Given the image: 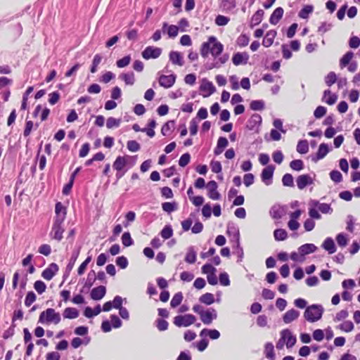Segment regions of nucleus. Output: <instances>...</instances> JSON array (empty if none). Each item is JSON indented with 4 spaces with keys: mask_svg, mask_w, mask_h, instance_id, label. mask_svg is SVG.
<instances>
[{
    "mask_svg": "<svg viewBox=\"0 0 360 360\" xmlns=\"http://www.w3.org/2000/svg\"><path fill=\"white\" fill-rule=\"evenodd\" d=\"M354 57V53L352 51L347 52L340 60V67L344 68L348 65Z\"/></svg>",
    "mask_w": 360,
    "mask_h": 360,
    "instance_id": "f704fd0d",
    "label": "nucleus"
},
{
    "mask_svg": "<svg viewBox=\"0 0 360 360\" xmlns=\"http://www.w3.org/2000/svg\"><path fill=\"white\" fill-rule=\"evenodd\" d=\"M162 207L165 212L170 213L177 209V205L175 202H166L162 204Z\"/></svg>",
    "mask_w": 360,
    "mask_h": 360,
    "instance_id": "37998d69",
    "label": "nucleus"
},
{
    "mask_svg": "<svg viewBox=\"0 0 360 360\" xmlns=\"http://www.w3.org/2000/svg\"><path fill=\"white\" fill-rule=\"evenodd\" d=\"M275 167L272 165H267L263 169L261 174L262 181L266 185L269 186L272 183V178Z\"/></svg>",
    "mask_w": 360,
    "mask_h": 360,
    "instance_id": "1a4fd4ad",
    "label": "nucleus"
},
{
    "mask_svg": "<svg viewBox=\"0 0 360 360\" xmlns=\"http://www.w3.org/2000/svg\"><path fill=\"white\" fill-rule=\"evenodd\" d=\"M262 122V117L258 114H254L248 120L249 128L252 129L256 125L260 124Z\"/></svg>",
    "mask_w": 360,
    "mask_h": 360,
    "instance_id": "a19ab883",
    "label": "nucleus"
},
{
    "mask_svg": "<svg viewBox=\"0 0 360 360\" xmlns=\"http://www.w3.org/2000/svg\"><path fill=\"white\" fill-rule=\"evenodd\" d=\"M169 60L174 65H177L179 66L184 65V59L181 53L175 51H172L169 55Z\"/></svg>",
    "mask_w": 360,
    "mask_h": 360,
    "instance_id": "5701e85b",
    "label": "nucleus"
},
{
    "mask_svg": "<svg viewBox=\"0 0 360 360\" xmlns=\"http://www.w3.org/2000/svg\"><path fill=\"white\" fill-rule=\"evenodd\" d=\"M321 247L329 254H333L336 251V247L334 240L332 238L328 237L325 239L321 245Z\"/></svg>",
    "mask_w": 360,
    "mask_h": 360,
    "instance_id": "a878e982",
    "label": "nucleus"
},
{
    "mask_svg": "<svg viewBox=\"0 0 360 360\" xmlns=\"http://www.w3.org/2000/svg\"><path fill=\"white\" fill-rule=\"evenodd\" d=\"M190 160H191L190 154L188 153H186L181 156V158L179 160V165L181 167H184L189 163Z\"/></svg>",
    "mask_w": 360,
    "mask_h": 360,
    "instance_id": "0e129e2a",
    "label": "nucleus"
},
{
    "mask_svg": "<svg viewBox=\"0 0 360 360\" xmlns=\"http://www.w3.org/2000/svg\"><path fill=\"white\" fill-rule=\"evenodd\" d=\"M131 61V57L130 56H126L123 57L122 58L117 60L116 65L118 68H122L127 66Z\"/></svg>",
    "mask_w": 360,
    "mask_h": 360,
    "instance_id": "680f3d73",
    "label": "nucleus"
},
{
    "mask_svg": "<svg viewBox=\"0 0 360 360\" xmlns=\"http://www.w3.org/2000/svg\"><path fill=\"white\" fill-rule=\"evenodd\" d=\"M229 20V18L224 15H219L215 18V23L218 26H224L228 24Z\"/></svg>",
    "mask_w": 360,
    "mask_h": 360,
    "instance_id": "052dcab7",
    "label": "nucleus"
},
{
    "mask_svg": "<svg viewBox=\"0 0 360 360\" xmlns=\"http://www.w3.org/2000/svg\"><path fill=\"white\" fill-rule=\"evenodd\" d=\"M336 241L340 247L343 248L347 245L348 239L345 233H340L337 235Z\"/></svg>",
    "mask_w": 360,
    "mask_h": 360,
    "instance_id": "8fccbe9b",
    "label": "nucleus"
},
{
    "mask_svg": "<svg viewBox=\"0 0 360 360\" xmlns=\"http://www.w3.org/2000/svg\"><path fill=\"white\" fill-rule=\"evenodd\" d=\"M200 91L202 92L203 97H208L215 92L216 89L212 82L207 79H202L200 86Z\"/></svg>",
    "mask_w": 360,
    "mask_h": 360,
    "instance_id": "6e6552de",
    "label": "nucleus"
},
{
    "mask_svg": "<svg viewBox=\"0 0 360 360\" xmlns=\"http://www.w3.org/2000/svg\"><path fill=\"white\" fill-rule=\"evenodd\" d=\"M276 34V32L274 30L268 31L262 41L263 46L265 47L271 46L274 43Z\"/></svg>",
    "mask_w": 360,
    "mask_h": 360,
    "instance_id": "bb28decb",
    "label": "nucleus"
},
{
    "mask_svg": "<svg viewBox=\"0 0 360 360\" xmlns=\"http://www.w3.org/2000/svg\"><path fill=\"white\" fill-rule=\"evenodd\" d=\"M313 11V6H305L304 8L301 9V11L299 13V17L303 19H306L308 18V15L309 13H311Z\"/></svg>",
    "mask_w": 360,
    "mask_h": 360,
    "instance_id": "603ef678",
    "label": "nucleus"
},
{
    "mask_svg": "<svg viewBox=\"0 0 360 360\" xmlns=\"http://www.w3.org/2000/svg\"><path fill=\"white\" fill-rule=\"evenodd\" d=\"M127 165V160L124 157L119 156L114 162L112 167L117 172L122 171Z\"/></svg>",
    "mask_w": 360,
    "mask_h": 360,
    "instance_id": "473e14b6",
    "label": "nucleus"
},
{
    "mask_svg": "<svg viewBox=\"0 0 360 360\" xmlns=\"http://www.w3.org/2000/svg\"><path fill=\"white\" fill-rule=\"evenodd\" d=\"M329 152L328 146L326 143H321L319 145L316 156L311 157V160L316 162L318 160L323 159Z\"/></svg>",
    "mask_w": 360,
    "mask_h": 360,
    "instance_id": "6ab92c4d",
    "label": "nucleus"
},
{
    "mask_svg": "<svg viewBox=\"0 0 360 360\" xmlns=\"http://www.w3.org/2000/svg\"><path fill=\"white\" fill-rule=\"evenodd\" d=\"M296 182L298 188L302 190L307 186L312 184L313 179L309 174H302L297 178Z\"/></svg>",
    "mask_w": 360,
    "mask_h": 360,
    "instance_id": "dca6fc26",
    "label": "nucleus"
},
{
    "mask_svg": "<svg viewBox=\"0 0 360 360\" xmlns=\"http://www.w3.org/2000/svg\"><path fill=\"white\" fill-rule=\"evenodd\" d=\"M300 316V311L295 309H291L287 311L283 316V321L285 323L288 324L291 322L295 321Z\"/></svg>",
    "mask_w": 360,
    "mask_h": 360,
    "instance_id": "f3484780",
    "label": "nucleus"
},
{
    "mask_svg": "<svg viewBox=\"0 0 360 360\" xmlns=\"http://www.w3.org/2000/svg\"><path fill=\"white\" fill-rule=\"evenodd\" d=\"M199 301L205 304L210 305L214 302V295L210 292H206L200 297Z\"/></svg>",
    "mask_w": 360,
    "mask_h": 360,
    "instance_id": "e433bc0d",
    "label": "nucleus"
},
{
    "mask_svg": "<svg viewBox=\"0 0 360 360\" xmlns=\"http://www.w3.org/2000/svg\"><path fill=\"white\" fill-rule=\"evenodd\" d=\"M101 60L102 57L100 54H96L94 56L91 67V72L95 73L97 71V67L100 64Z\"/></svg>",
    "mask_w": 360,
    "mask_h": 360,
    "instance_id": "bf43d9fd",
    "label": "nucleus"
},
{
    "mask_svg": "<svg viewBox=\"0 0 360 360\" xmlns=\"http://www.w3.org/2000/svg\"><path fill=\"white\" fill-rule=\"evenodd\" d=\"M65 319H73L79 316V311L76 308L67 307L63 313Z\"/></svg>",
    "mask_w": 360,
    "mask_h": 360,
    "instance_id": "cd10ccee",
    "label": "nucleus"
},
{
    "mask_svg": "<svg viewBox=\"0 0 360 360\" xmlns=\"http://www.w3.org/2000/svg\"><path fill=\"white\" fill-rule=\"evenodd\" d=\"M162 53V49L154 46H147L142 52L144 59L158 58Z\"/></svg>",
    "mask_w": 360,
    "mask_h": 360,
    "instance_id": "0eeeda50",
    "label": "nucleus"
},
{
    "mask_svg": "<svg viewBox=\"0 0 360 360\" xmlns=\"http://www.w3.org/2000/svg\"><path fill=\"white\" fill-rule=\"evenodd\" d=\"M201 321L205 325H210L217 318V312L214 308H208L201 314Z\"/></svg>",
    "mask_w": 360,
    "mask_h": 360,
    "instance_id": "423d86ee",
    "label": "nucleus"
},
{
    "mask_svg": "<svg viewBox=\"0 0 360 360\" xmlns=\"http://www.w3.org/2000/svg\"><path fill=\"white\" fill-rule=\"evenodd\" d=\"M330 179L335 183H340L342 180V174L338 170H333L330 172Z\"/></svg>",
    "mask_w": 360,
    "mask_h": 360,
    "instance_id": "e2e57ef3",
    "label": "nucleus"
},
{
    "mask_svg": "<svg viewBox=\"0 0 360 360\" xmlns=\"http://www.w3.org/2000/svg\"><path fill=\"white\" fill-rule=\"evenodd\" d=\"M183 300V294L181 292H176L172 297L170 305L172 307L175 308L178 307Z\"/></svg>",
    "mask_w": 360,
    "mask_h": 360,
    "instance_id": "79ce46f5",
    "label": "nucleus"
},
{
    "mask_svg": "<svg viewBox=\"0 0 360 360\" xmlns=\"http://www.w3.org/2000/svg\"><path fill=\"white\" fill-rule=\"evenodd\" d=\"M106 293V288L103 285L94 288L91 292V298L94 300H101Z\"/></svg>",
    "mask_w": 360,
    "mask_h": 360,
    "instance_id": "aec40b11",
    "label": "nucleus"
},
{
    "mask_svg": "<svg viewBox=\"0 0 360 360\" xmlns=\"http://www.w3.org/2000/svg\"><path fill=\"white\" fill-rule=\"evenodd\" d=\"M264 14V12L263 10L259 9L257 11L256 13L252 16L250 26L252 27L259 25L263 19Z\"/></svg>",
    "mask_w": 360,
    "mask_h": 360,
    "instance_id": "c85d7f7f",
    "label": "nucleus"
},
{
    "mask_svg": "<svg viewBox=\"0 0 360 360\" xmlns=\"http://www.w3.org/2000/svg\"><path fill=\"white\" fill-rule=\"evenodd\" d=\"M274 236L276 240H284L288 237L287 231L283 229H276L274 232Z\"/></svg>",
    "mask_w": 360,
    "mask_h": 360,
    "instance_id": "ea45409f",
    "label": "nucleus"
},
{
    "mask_svg": "<svg viewBox=\"0 0 360 360\" xmlns=\"http://www.w3.org/2000/svg\"><path fill=\"white\" fill-rule=\"evenodd\" d=\"M121 123L120 119H115L112 117L108 118L106 122V127L108 129H112L113 127H118Z\"/></svg>",
    "mask_w": 360,
    "mask_h": 360,
    "instance_id": "864d4df0",
    "label": "nucleus"
},
{
    "mask_svg": "<svg viewBox=\"0 0 360 360\" xmlns=\"http://www.w3.org/2000/svg\"><path fill=\"white\" fill-rule=\"evenodd\" d=\"M250 106L252 110H262L264 108V102L262 100L252 101Z\"/></svg>",
    "mask_w": 360,
    "mask_h": 360,
    "instance_id": "de8ad7c7",
    "label": "nucleus"
},
{
    "mask_svg": "<svg viewBox=\"0 0 360 360\" xmlns=\"http://www.w3.org/2000/svg\"><path fill=\"white\" fill-rule=\"evenodd\" d=\"M336 81L337 76L334 72H330L325 77V82L328 86H330L331 85L335 84Z\"/></svg>",
    "mask_w": 360,
    "mask_h": 360,
    "instance_id": "4d7b16f0",
    "label": "nucleus"
},
{
    "mask_svg": "<svg viewBox=\"0 0 360 360\" xmlns=\"http://www.w3.org/2000/svg\"><path fill=\"white\" fill-rule=\"evenodd\" d=\"M127 147L131 152H137L141 148L140 144L134 140L128 141L127 143Z\"/></svg>",
    "mask_w": 360,
    "mask_h": 360,
    "instance_id": "6e6d98bb",
    "label": "nucleus"
},
{
    "mask_svg": "<svg viewBox=\"0 0 360 360\" xmlns=\"http://www.w3.org/2000/svg\"><path fill=\"white\" fill-rule=\"evenodd\" d=\"M195 321L196 318L194 315L187 314L175 316L173 322L177 327H188L193 324Z\"/></svg>",
    "mask_w": 360,
    "mask_h": 360,
    "instance_id": "39448f33",
    "label": "nucleus"
},
{
    "mask_svg": "<svg viewBox=\"0 0 360 360\" xmlns=\"http://www.w3.org/2000/svg\"><path fill=\"white\" fill-rule=\"evenodd\" d=\"M58 266L56 263H51L41 273V276L46 281L51 280L58 271Z\"/></svg>",
    "mask_w": 360,
    "mask_h": 360,
    "instance_id": "ddd939ff",
    "label": "nucleus"
},
{
    "mask_svg": "<svg viewBox=\"0 0 360 360\" xmlns=\"http://www.w3.org/2000/svg\"><path fill=\"white\" fill-rule=\"evenodd\" d=\"M249 43V37L245 34H241L237 39V44L239 46L244 47L246 46Z\"/></svg>",
    "mask_w": 360,
    "mask_h": 360,
    "instance_id": "338daca9",
    "label": "nucleus"
},
{
    "mask_svg": "<svg viewBox=\"0 0 360 360\" xmlns=\"http://www.w3.org/2000/svg\"><path fill=\"white\" fill-rule=\"evenodd\" d=\"M110 321L111 325L115 328H120L122 325V322L120 319L115 314H112L110 316Z\"/></svg>",
    "mask_w": 360,
    "mask_h": 360,
    "instance_id": "69168bd1",
    "label": "nucleus"
},
{
    "mask_svg": "<svg viewBox=\"0 0 360 360\" xmlns=\"http://www.w3.org/2000/svg\"><path fill=\"white\" fill-rule=\"evenodd\" d=\"M290 167L295 171H301L304 168V162L301 160H294L290 162Z\"/></svg>",
    "mask_w": 360,
    "mask_h": 360,
    "instance_id": "09e8293b",
    "label": "nucleus"
},
{
    "mask_svg": "<svg viewBox=\"0 0 360 360\" xmlns=\"http://www.w3.org/2000/svg\"><path fill=\"white\" fill-rule=\"evenodd\" d=\"M162 32H167L168 36L174 38L177 36L179 27L176 25H168L167 22H164L162 25Z\"/></svg>",
    "mask_w": 360,
    "mask_h": 360,
    "instance_id": "393cba45",
    "label": "nucleus"
},
{
    "mask_svg": "<svg viewBox=\"0 0 360 360\" xmlns=\"http://www.w3.org/2000/svg\"><path fill=\"white\" fill-rule=\"evenodd\" d=\"M218 185L215 181H210L207 184V195L212 200H219L221 194L217 191Z\"/></svg>",
    "mask_w": 360,
    "mask_h": 360,
    "instance_id": "9d476101",
    "label": "nucleus"
},
{
    "mask_svg": "<svg viewBox=\"0 0 360 360\" xmlns=\"http://www.w3.org/2000/svg\"><path fill=\"white\" fill-rule=\"evenodd\" d=\"M283 13H284V11H283V8H281V7L276 8L270 16L269 22L271 25H276L280 21V20L282 18V17L283 15Z\"/></svg>",
    "mask_w": 360,
    "mask_h": 360,
    "instance_id": "b1692460",
    "label": "nucleus"
},
{
    "mask_svg": "<svg viewBox=\"0 0 360 360\" xmlns=\"http://www.w3.org/2000/svg\"><path fill=\"white\" fill-rule=\"evenodd\" d=\"M120 78L122 79L127 85H133L135 82V77L133 72L122 73L120 75Z\"/></svg>",
    "mask_w": 360,
    "mask_h": 360,
    "instance_id": "72a5a7b5",
    "label": "nucleus"
},
{
    "mask_svg": "<svg viewBox=\"0 0 360 360\" xmlns=\"http://www.w3.org/2000/svg\"><path fill=\"white\" fill-rule=\"evenodd\" d=\"M281 335L285 341V345L288 348L293 347L297 341V338L292 335V332L289 329H284L281 332Z\"/></svg>",
    "mask_w": 360,
    "mask_h": 360,
    "instance_id": "4468645a",
    "label": "nucleus"
},
{
    "mask_svg": "<svg viewBox=\"0 0 360 360\" xmlns=\"http://www.w3.org/2000/svg\"><path fill=\"white\" fill-rule=\"evenodd\" d=\"M196 255L197 253L194 249V247L191 246L187 250L185 261L188 264H194L196 261Z\"/></svg>",
    "mask_w": 360,
    "mask_h": 360,
    "instance_id": "c756f323",
    "label": "nucleus"
},
{
    "mask_svg": "<svg viewBox=\"0 0 360 360\" xmlns=\"http://www.w3.org/2000/svg\"><path fill=\"white\" fill-rule=\"evenodd\" d=\"M226 232L231 237V240L235 242L237 247H239L240 233L238 227L233 224H228Z\"/></svg>",
    "mask_w": 360,
    "mask_h": 360,
    "instance_id": "f8f14e48",
    "label": "nucleus"
},
{
    "mask_svg": "<svg viewBox=\"0 0 360 360\" xmlns=\"http://www.w3.org/2000/svg\"><path fill=\"white\" fill-rule=\"evenodd\" d=\"M282 183L283 185L285 186L293 187L294 181L292 175L290 174H284L282 178Z\"/></svg>",
    "mask_w": 360,
    "mask_h": 360,
    "instance_id": "a18cd8bd",
    "label": "nucleus"
},
{
    "mask_svg": "<svg viewBox=\"0 0 360 360\" xmlns=\"http://www.w3.org/2000/svg\"><path fill=\"white\" fill-rule=\"evenodd\" d=\"M249 59V55L245 53H236L233 55L232 58L233 63L235 65H239L240 64H246Z\"/></svg>",
    "mask_w": 360,
    "mask_h": 360,
    "instance_id": "412c9836",
    "label": "nucleus"
},
{
    "mask_svg": "<svg viewBox=\"0 0 360 360\" xmlns=\"http://www.w3.org/2000/svg\"><path fill=\"white\" fill-rule=\"evenodd\" d=\"M55 213L56 216L53 219L49 236L51 239L60 241L63 238V233L65 231L64 221L67 214L66 208L60 202L56 204Z\"/></svg>",
    "mask_w": 360,
    "mask_h": 360,
    "instance_id": "f03ea898",
    "label": "nucleus"
},
{
    "mask_svg": "<svg viewBox=\"0 0 360 360\" xmlns=\"http://www.w3.org/2000/svg\"><path fill=\"white\" fill-rule=\"evenodd\" d=\"M161 236L164 239H169L173 235V230L170 226H165L160 232Z\"/></svg>",
    "mask_w": 360,
    "mask_h": 360,
    "instance_id": "13d9d810",
    "label": "nucleus"
},
{
    "mask_svg": "<svg viewBox=\"0 0 360 360\" xmlns=\"http://www.w3.org/2000/svg\"><path fill=\"white\" fill-rule=\"evenodd\" d=\"M297 151L300 154H306L309 151L308 141L300 140L297 145Z\"/></svg>",
    "mask_w": 360,
    "mask_h": 360,
    "instance_id": "58836bf2",
    "label": "nucleus"
},
{
    "mask_svg": "<svg viewBox=\"0 0 360 360\" xmlns=\"http://www.w3.org/2000/svg\"><path fill=\"white\" fill-rule=\"evenodd\" d=\"M323 311V307L321 305L311 304L306 308L304 317L307 321L314 323L321 319Z\"/></svg>",
    "mask_w": 360,
    "mask_h": 360,
    "instance_id": "20e7f679",
    "label": "nucleus"
},
{
    "mask_svg": "<svg viewBox=\"0 0 360 360\" xmlns=\"http://www.w3.org/2000/svg\"><path fill=\"white\" fill-rule=\"evenodd\" d=\"M337 99V95L333 94L330 90L327 89L324 91L323 100H324L327 104L330 105H333Z\"/></svg>",
    "mask_w": 360,
    "mask_h": 360,
    "instance_id": "7c9ffc66",
    "label": "nucleus"
},
{
    "mask_svg": "<svg viewBox=\"0 0 360 360\" xmlns=\"http://www.w3.org/2000/svg\"><path fill=\"white\" fill-rule=\"evenodd\" d=\"M309 205L311 207H316L318 210L323 214H331L333 212V209L329 204L321 203L316 200H311L309 202Z\"/></svg>",
    "mask_w": 360,
    "mask_h": 360,
    "instance_id": "2eb2a0df",
    "label": "nucleus"
},
{
    "mask_svg": "<svg viewBox=\"0 0 360 360\" xmlns=\"http://www.w3.org/2000/svg\"><path fill=\"white\" fill-rule=\"evenodd\" d=\"M264 354L269 360H275L274 347L271 342H267L264 347Z\"/></svg>",
    "mask_w": 360,
    "mask_h": 360,
    "instance_id": "2f4dec72",
    "label": "nucleus"
},
{
    "mask_svg": "<svg viewBox=\"0 0 360 360\" xmlns=\"http://www.w3.org/2000/svg\"><path fill=\"white\" fill-rule=\"evenodd\" d=\"M122 243L124 246L129 247L133 245L134 240L129 232H124L122 236Z\"/></svg>",
    "mask_w": 360,
    "mask_h": 360,
    "instance_id": "c03bdc74",
    "label": "nucleus"
},
{
    "mask_svg": "<svg viewBox=\"0 0 360 360\" xmlns=\"http://www.w3.org/2000/svg\"><path fill=\"white\" fill-rule=\"evenodd\" d=\"M159 84L161 86L168 89L172 87L176 81V75L174 74L169 75H162L159 77Z\"/></svg>",
    "mask_w": 360,
    "mask_h": 360,
    "instance_id": "9b49d317",
    "label": "nucleus"
},
{
    "mask_svg": "<svg viewBox=\"0 0 360 360\" xmlns=\"http://www.w3.org/2000/svg\"><path fill=\"white\" fill-rule=\"evenodd\" d=\"M38 252L41 255L49 256L51 252V246L48 244H43L39 248Z\"/></svg>",
    "mask_w": 360,
    "mask_h": 360,
    "instance_id": "774afa93",
    "label": "nucleus"
},
{
    "mask_svg": "<svg viewBox=\"0 0 360 360\" xmlns=\"http://www.w3.org/2000/svg\"><path fill=\"white\" fill-rule=\"evenodd\" d=\"M338 328L341 330L348 333L351 332L354 329V324L351 321H346L339 325Z\"/></svg>",
    "mask_w": 360,
    "mask_h": 360,
    "instance_id": "3c124183",
    "label": "nucleus"
},
{
    "mask_svg": "<svg viewBox=\"0 0 360 360\" xmlns=\"http://www.w3.org/2000/svg\"><path fill=\"white\" fill-rule=\"evenodd\" d=\"M174 128V121L170 120L163 124L161 133L163 136H168Z\"/></svg>",
    "mask_w": 360,
    "mask_h": 360,
    "instance_id": "4c0bfd02",
    "label": "nucleus"
},
{
    "mask_svg": "<svg viewBox=\"0 0 360 360\" xmlns=\"http://www.w3.org/2000/svg\"><path fill=\"white\" fill-rule=\"evenodd\" d=\"M34 288L39 295H41L46 291V285L42 281H37L34 283Z\"/></svg>",
    "mask_w": 360,
    "mask_h": 360,
    "instance_id": "49530a36",
    "label": "nucleus"
},
{
    "mask_svg": "<svg viewBox=\"0 0 360 360\" xmlns=\"http://www.w3.org/2000/svg\"><path fill=\"white\" fill-rule=\"evenodd\" d=\"M317 247L312 243H306L298 248L300 255L304 258V256L316 252Z\"/></svg>",
    "mask_w": 360,
    "mask_h": 360,
    "instance_id": "4be33fe9",
    "label": "nucleus"
},
{
    "mask_svg": "<svg viewBox=\"0 0 360 360\" xmlns=\"http://www.w3.org/2000/svg\"><path fill=\"white\" fill-rule=\"evenodd\" d=\"M37 296L34 294V292L30 291L27 292L25 300V304L26 307L31 306L36 300Z\"/></svg>",
    "mask_w": 360,
    "mask_h": 360,
    "instance_id": "5fc2aeb1",
    "label": "nucleus"
},
{
    "mask_svg": "<svg viewBox=\"0 0 360 360\" xmlns=\"http://www.w3.org/2000/svg\"><path fill=\"white\" fill-rule=\"evenodd\" d=\"M221 7L226 11H231L236 7V1L221 0Z\"/></svg>",
    "mask_w": 360,
    "mask_h": 360,
    "instance_id": "c9c22d12",
    "label": "nucleus"
},
{
    "mask_svg": "<svg viewBox=\"0 0 360 360\" xmlns=\"http://www.w3.org/2000/svg\"><path fill=\"white\" fill-rule=\"evenodd\" d=\"M285 214V208L278 205H274L270 210V215L273 219H281Z\"/></svg>",
    "mask_w": 360,
    "mask_h": 360,
    "instance_id": "a211bd4d",
    "label": "nucleus"
},
{
    "mask_svg": "<svg viewBox=\"0 0 360 360\" xmlns=\"http://www.w3.org/2000/svg\"><path fill=\"white\" fill-rule=\"evenodd\" d=\"M223 51L224 45L214 36L209 37L207 41L202 44L200 48L202 57L207 58L210 53L215 59L213 63L207 67L208 70L219 68L221 65L228 61L229 55L227 53L221 55Z\"/></svg>",
    "mask_w": 360,
    "mask_h": 360,
    "instance_id": "f257e3e1",
    "label": "nucleus"
},
{
    "mask_svg": "<svg viewBox=\"0 0 360 360\" xmlns=\"http://www.w3.org/2000/svg\"><path fill=\"white\" fill-rule=\"evenodd\" d=\"M60 313L56 312L54 309L49 308L40 314L38 322L42 324L54 323L56 325L60 322Z\"/></svg>",
    "mask_w": 360,
    "mask_h": 360,
    "instance_id": "7ed1b4c3",
    "label": "nucleus"
}]
</instances>
